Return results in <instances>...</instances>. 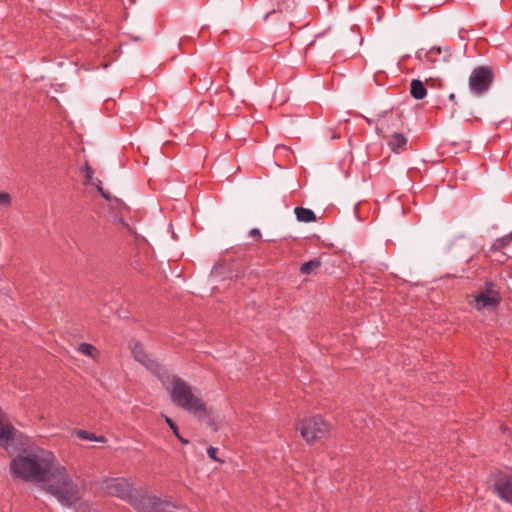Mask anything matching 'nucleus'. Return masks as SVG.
<instances>
[{
  "label": "nucleus",
  "mask_w": 512,
  "mask_h": 512,
  "mask_svg": "<svg viewBox=\"0 0 512 512\" xmlns=\"http://www.w3.org/2000/svg\"><path fill=\"white\" fill-rule=\"evenodd\" d=\"M358 207H359V204H357V205H355V206H354V215H355V216H358V211H359V210H358Z\"/></svg>",
  "instance_id": "nucleus-24"
},
{
  "label": "nucleus",
  "mask_w": 512,
  "mask_h": 512,
  "mask_svg": "<svg viewBox=\"0 0 512 512\" xmlns=\"http://www.w3.org/2000/svg\"><path fill=\"white\" fill-rule=\"evenodd\" d=\"M130 504L138 512H167L172 507V504L166 500L139 491H135V496L130 500Z\"/></svg>",
  "instance_id": "nucleus-4"
},
{
  "label": "nucleus",
  "mask_w": 512,
  "mask_h": 512,
  "mask_svg": "<svg viewBox=\"0 0 512 512\" xmlns=\"http://www.w3.org/2000/svg\"><path fill=\"white\" fill-rule=\"evenodd\" d=\"M98 190H99V192L102 194V196H103V197H105V198H107V199L109 198V197H108V195H107V194L102 190V188H101V187H98Z\"/></svg>",
  "instance_id": "nucleus-22"
},
{
  "label": "nucleus",
  "mask_w": 512,
  "mask_h": 512,
  "mask_svg": "<svg viewBox=\"0 0 512 512\" xmlns=\"http://www.w3.org/2000/svg\"><path fill=\"white\" fill-rule=\"evenodd\" d=\"M407 144V138L402 133H394L392 140L389 142V146L393 152H397L399 148L404 147Z\"/></svg>",
  "instance_id": "nucleus-12"
},
{
  "label": "nucleus",
  "mask_w": 512,
  "mask_h": 512,
  "mask_svg": "<svg viewBox=\"0 0 512 512\" xmlns=\"http://www.w3.org/2000/svg\"><path fill=\"white\" fill-rule=\"evenodd\" d=\"M87 172H88V177H89V178H91V173H92V171H91V168H90V167H87Z\"/></svg>",
  "instance_id": "nucleus-26"
},
{
  "label": "nucleus",
  "mask_w": 512,
  "mask_h": 512,
  "mask_svg": "<svg viewBox=\"0 0 512 512\" xmlns=\"http://www.w3.org/2000/svg\"><path fill=\"white\" fill-rule=\"evenodd\" d=\"M493 491L504 501L512 504V472L498 471L495 476Z\"/></svg>",
  "instance_id": "nucleus-8"
},
{
  "label": "nucleus",
  "mask_w": 512,
  "mask_h": 512,
  "mask_svg": "<svg viewBox=\"0 0 512 512\" xmlns=\"http://www.w3.org/2000/svg\"><path fill=\"white\" fill-rule=\"evenodd\" d=\"M13 478L38 484L62 505L75 507L82 499V490L55 455L42 448L24 449L10 461Z\"/></svg>",
  "instance_id": "nucleus-1"
},
{
  "label": "nucleus",
  "mask_w": 512,
  "mask_h": 512,
  "mask_svg": "<svg viewBox=\"0 0 512 512\" xmlns=\"http://www.w3.org/2000/svg\"><path fill=\"white\" fill-rule=\"evenodd\" d=\"M166 423L170 426V428L173 430V433L176 435V437H179V432L176 424L168 417H165Z\"/></svg>",
  "instance_id": "nucleus-19"
},
{
  "label": "nucleus",
  "mask_w": 512,
  "mask_h": 512,
  "mask_svg": "<svg viewBox=\"0 0 512 512\" xmlns=\"http://www.w3.org/2000/svg\"><path fill=\"white\" fill-rule=\"evenodd\" d=\"M103 488L110 495L119 497L123 500H126L130 503V500L135 496V492L132 490V487L127 479L124 478H115L105 480L103 483Z\"/></svg>",
  "instance_id": "nucleus-5"
},
{
  "label": "nucleus",
  "mask_w": 512,
  "mask_h": 512,
  "mask_svg": "<svg viewBox=\"0 0 512 512\" xmlns=\"http://www.w3.org/2000/svg\"><path fill=\"white\" fill-rule=\"evenodd\" d=\"M171 399L175 405L192 413L200 420L210 416V409L205 402L196 395L194 389L179 377H172L169 387Z\"/></svg>",
  "instance_id": "nucleus-2"
},
{
  "label": "nucleus",
  "mask_w": 512,
  "mask_h": 512,
  "mask_svg": "<svg viewBox=\"0 0 512 512\" xmlns=\"http://www.w3.org/2000/svg\"><path fill=\"white\" fill-rule=\"evenodd\" d=\"M494 283L492 281L485 282V291L480 292L475 296V307L481 310L486 307H497L502 297L499 291L493 289Z\"/></svg>",
  "instance_id": "nucleus-7"
},
{
  "label": "nucleus",
  "mask_w": 512,
  "mask_h": 512,
  "mask_svg": "<svg viewBox=\"0 0 512 512\" xmlns=\"http://www.w3.org/2000/svg\"><path fill=\"white\" fill-rule=\"evenodd\" d=\"M320 265H321V263L319 260H311V261H308V262L302 264V266L300 267V271L303 274H311L316 269H318L320 267Z\"/></svg>",
  "instance_id": "nucleus-15"
},
{
  "label": "nucleus",
  "mask_w": 512,
  "mask_h": 512,
  "mask_svg": "<svg viewBox=\"0 0 512 512\" xmlns=\"http://www.w3.org/2000/svg\"><path fill=\"white\" fill-rule=\"evenodd\" d=\"M436 81L439 83V86H441L440 79H433V78H428L424 84L432 87L435 85Z\"/></svg>",
  "instance_id": "nucleus-21"
},
{
  "label": "nucleus",
  "mask_w": 512,
  "mask_h": 512,
  "mask_svg": "<svg viewBox=\"0 0 512 512\" xmlns=\"http://www.w3.org/2000/svg\"><path fill=\"white\" fill-rule=\"evenodd\" d=\"M183 444H188V440L187 439H184L183 437H181V435L179 434V437H177Z\"/></svg>",
  "instance_id": "nucleus-23"
},
{
  "label": "nucleus",
  "mask_w": 512,
  "mask_h": 512,
  "mask_svg": "<svg viewBox=\"0 0 512 512\" xmlns=\"http://www.w3.org/2000/svg\"><path fill=\"white\" fill-rule=\"evenodd\" d=\"M217 451H218V450H217V448H215V447H209V448L207 449V454H208V456H209L211 459H213V460H215V461H218V462L222 463V462H223V460H221V459L217 458V456H216Z\"/></svg>",
  "instance_id": "nucleus-18"
},
{
  "label": "nucleus",
  "mask_w": 512,
  "mask_h": 512,
  "mask_svg": "<svg viewBox=\"0 0 512 512\" xmlns=\"http://www.w3.org/2000/svg\"><path fill=\"white\" fill-rule=\"evenodd\" d=\"M294 213L296 215L297 220L300 222L309 223L316 221L315 213L308 208L296 207Z\"/></svg>",
  "instance_id": "nucleus-11"
},
{
  "label": "nucleus",
  "mask_w": 512,
  "mask_h": 512,
  "mask_svg": "<svg viewBox=\"0 0 512 512\" xmlns=\"http://www.w3.org/2000/svg\"><path fill=\"white\" fill-rule=\"evenodd\" d=\"M493 80L492 69L486 66H480L473 70L469 84L471 89L477 94H481L488 90Z\"/></svg>",
  "instance_id": "nucleus-6"
},
{
  "label": "nucleus",
  "mask_w": 512,
  "mask_h": 512,
  "mask_svg": "<svg viewBox=\"0 0 512 512\" xmlns=\"http://www.w3.org/2000/svg\"><path fill=\"white\" fill-rule=\"evenodd\" d=\"M298 430L307 443H313L327 435L329 425L320 416H312L303 420Z\"/></svg>",
  "instance_id": "nucleus-3"
},
{
  "label": "nucleus",
  "mask_w": 512,
  "mask_h": 512,
  "mask_svg": "<svg viewBox=\"0 0 512 512\" xmlns=\"http://www.w3.org/2000/svg\"><path fill=\"white\" fill-rule=\"evenodd\" d=\"M130 349L136 361H138L151 371L156 370V362L153 359H151L149 355L145 352L141 343H139L138 341H131Z\"/></svg>",
  "instance_id": "nucleus-9"
},
{
  "label": "nucleus",
  "mask_w": 512,
  "mask_h": 512,
  "mask_svg": "<svg viewBox=\"0 0 512 512\" xmlns=\"http://www.w3.org/2000/svg\"><path fill=\"white\" fill-rule=\"evenodd\" d=\"M250 236L253 237L255 240H259L261 238V232L258 228H253L250 231Z\"/></svg>",
  "instance_id": "nucleus-20"
},
{
  "label": "nucleus",
  "mask_w": 512,
  "mask_h": 512,
  "mask_svg": "<svg viewBox=\"0 0 512 512\" xmlns=\"http://www.w3.org/2000/svg\"><path fill=\"white\" fill-rule=\"evenodd\" d=\"M410 94L416 100H422L427 95L425 84L419 79H413L410 83Z\"/></svg>",
  "instance_id": "nucleus-10"
},
{
  "label": "nucleus",
  "mask_w": 512,
  "mask_h": 512,
  "mask_svg": "<svg viewBox=\"0 0 512 512\" xmlns=\"http://www.w3.org/2000/svg\"><path fill=\"white\" fill-rule=\"evenodd\" d=\"M11 205V196L6 192H0V209L8 208Z\"/></svg>",
  "instance_id": "nucleus-17"
},
{
  "label": "nucleus",
  "mask_w": 512,
  "mask_h": 512,
  "mask_svg": "<svg viewBox=\"0 0 512 512\" xmlns=\"http://www.w3.org/2000/svg\"><path fill=\"white\" fill-rule=\"evenodd\" d=\"M434 50H435V52H438V53H440V52H441V48H440V47H433V48L431 49V52H432V51H434Z\"/></svg>",
  "instance_id": "nucleus-25"
},
{
  "label": "nucleus",
  "mask_w": 512,
  "mask_h": 512,
  "mask_svg": "<svg viewBox=\"0 0 512 512\" xmlns=\"http://www.w3.org/2000/svg\"><path fill=\"white\" fill-rule=\"evenodd\" d=\"M511 241H512V231L509 234L496 239L491 246V250L492 251H501L506 246H508L511 243Z\"/></svg>",
  "instance_id": "nucleus-13"
},
{
  "label": "nucleus",
  "mask_w": 512,
  "mask_h": 512,
  "mask_svg": "<svg viewBox=\"0 0 512 512\" xmlns=\"http://www.w3.org/2000/svg\"><path fill=\"white\" fill-rule=\"evenodd\" d=\"M77 436L84 440H95V441H104L103 437L97 438L94 434L89 433L85 430H78Z\"/></svg>",
  "instance_id": "nucleus-16"
},
{
  "label": "nucleus",
  "mask_w": 512,
  "mask_h": 512,
  "mask_svg": "<svg viewBox=\"0 0 512 512\" xmlns=\"http://www.w3.org/2000/svg\"><path fill=\"white\" fill-rule=\"evenodd\" d=\"M78 351L94 360L97 359L99 355L97 348L88 343H81L78 346Z\"/></svg>",
  "instance_id": "nucleus-14"
}]
</instances>
